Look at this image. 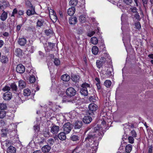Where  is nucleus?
I'll return each mask as SVG.
<instances>
[{"label":"nucleus","instance_id":"1","mask_svg":"<svg viewBox=\"0 0 153 153\" xmlns=\"http://www.w3.org/2000/svg\"><path fill=\"white\" fill-rule=\"evenodd\" d=\"M97 125L93 129L92 131L90 132L87 135V137L85 138L86 141L88 140L89 142L93 141V144L94 146L97 147L99 144V140L102 138L104 134L103 132H100L99 128Z\"/></svg>","mask_w":153,"mask_h":153},{"label":"nucleus","instance_id":"2","mask_svg":"<svg viewBox=\"0 0 153 153\" xmlns=\"http://www.w3.org/2000/svg\"><path fill=\"white\" fill-rule=\"evenodd\" d=\"M88 108L89 110L88 112V114L92 116L94 115L96 113V111L98 109V107L96 104L91 103L89 105Z\"/></svg>","mask_w":153,"mask_h":153},{"label":"nucleus","instance_id":"3","mask_svg":"<svg viewBox=\"0 0 153 153\" xmlns=\"http://www.w3.org/2000/svg\"><path fill=\"white\" fill-rule=\"evenodd\" d=\"M81 87L82 88L80 90L81 94L84 96H87L88 94L87 88L90 87V85L86 82H85L82 85Z\"/></svg>","mask_w":153,"mask_h":153},{"label":"nucleus","instance_id":"4","mask_svg":"<svg viewBox=\"0 0 153 153\" xmlns=\"http://www.w3.org/2000/svg\"><path fill=\"white\" fill-rule=\"evenodd\" d=\"M73 125L71 123L68 122L65 123L63 126V131L66 134L69 133L71 130Z\"/></svg>","mask_w":153,"mask_h":153},{"label":"nucleus","instance_id":"5","mask_svg":"<svg viewBox=\"0 0 153 153\" xmlns=\"http://www.w3.org/2000/svg\"><path fill=\"white\" fill-rule=\"evenodd\" d=\"M76 93V91L74 88L72 87L68 88L66 91V94L70 97L74 96Z\"/></svg>","mask_w":153,"mask_h":153},{"label":"nucleus","instance_id":"6","mask_svg":"<svg viewBox=\"0 0 153 153\" xmlns=\"http://www.w3.org/2000/svg\"><path fill=\"white\" fill-rule=\"evenodd\" d=\"M9 6V2L5 0H0V8L4 9Z\"/></svg>","mask_w":153,"mask_h":153},{"label":"nucleus","instance_id":"7","mask_svg":"<svg viewBox=\"0 0 153 153\" xmlns=\"http://www.w3.org/2000/svg\"><path fill=\"white\" fill-rule=\"evenodd\" d=\"M12 97V93L9 92L7 91L4 93L3 95V97L4 100L8 101L11 99Z\"/></svg>","mask_w":153,"mask_h":153},{"label":"nucleus","instance_id":"8","mask_svg":"<svg viewBox=\"0 0 153 153\" xmlns=\"http://www.w3.org/2000/svg\"><path fill=\"white\" fill-rule=\"evenodd\" d=\"M16 70L17 73L20 74L23 73L25 71V67L21 64H19L17 66Z\"/></svg>","mask_w":153,"mask_h":153},{"label":"nucleus","instance_id":"9","mask_svg":"<svg viewBox=\"0 0 153 153\" xmlns=\"http://www.w3.org/2000/svg\"><path fill=\"white\" fill-rule=\"evenodd\" d=\"M35 9V7L33 6L30 7L29 9L26 12L28 16H30L36 14Z\"/></svg>","mask_w":153,"mask_h":153},{"label":"nucleus","instance_id":"10","mask_svg":"<svg viewBox=\"0 0 153 153\" xmlns=\"http://www.w3.org/2000/svg\"><path fill=\"white\" fill-rule=\"evenodd\" d=\"M59 130V126L53 125V126L51 127V132L53 134H56L58 133Z\"/></svg>","mask_w":153,"mask_h":153},{"label":"nucleus","instance_id":"11","mask_svg":"<svg viewBox=\"0 0 153 153\" xmlns=\"http://www.w3.org/2000/svg\"><path fill=\"white\" fill-rule=\"evenodd\" d=\"M66 134L64 132H62L59 134L57 137H54L55 138L57 139L58 137L60 140H64L66 139V137L65 134Z\"/></svg>","mask_w":153,"mask_h":153},{"label":"nucleus","instance_id":"12","mask_svg":"<svg viewBox=\"0 0 153 153\" xmlns=\"http://www.w3.org/2000/svg\"><path fill=\"white\" fill-rule=\"evenodd\" d=\"M82 122L81 121L77 120L76 121L74 125V128L75 129H80L82 126Z\"/></svg>","mask_w":153,"mask_h":153},{"label":"nucleus","instance_id":"13","mask_svg":"<svg viewBox=\"0 0 153 153\" xmlns=\"http://www.w3.org/2000/svg\"><path fill=\"white\" fill-rule=\"evenodd\" d=\"M52 13V14H50L49 16L53 22H56L57 19V17L56 16V13L54 11L52 10V12H51Z\"/></svg>","mask_w":153,"mask_h":153},{"label":"nucleus","instance_id":"14","mask_svg":"<svg viewBox=\"0 0 153 153\" xmlns=\"http://www.w3.org/2000/svg\"><path fill=\"white\" fill-rule=\"evenodd\" d=\"M2 13L1 14L0 16V19L2 21H5L7 19V17L8 15V11H7V12H6L4 11V10H2Z\"/></svg>","mask_w":153,"mask_h":153},{"label":"nucleus","instance_id":"15","mask_svg":"<svg viewBox=\"0 0 153 153\" xmlns=\"http://www.w3.org/2000/svg\"><path fill=\"white\" fill-rule=\"evenodd\" d=\"M27 42L26 39L24 38H19L18 40L19 44L22 46H25L26 43Z\"/></svg>","mask_w":153,"mask_h":153},{"label":"nucleus","instance_id":"16","mask_svg":"<svg viewBox=\"0 0 153 153\" xmlns=\"http://www.w3.org/2000/svg\"><path fill=\"white\" fill-rule=\"evenodd\" d=\"M83 121L84 123L89 124L91 121L92 118L89 116H86L83 118Z\"/></svg>","mask_w":153,"mask_h":153},{"label":"nucleus","instance_id":"17","mask_svg":"<svg viewBox=\"0 0 153 153\" xmlns=\"http://www.w3.org/2000/svg\"><path fill=\"white\" fill-rule=\"evenodd\" d=\"M77 22V19L76 17H71L69 18V22L71 25H74Z\"/></svg>","mask_w":153,"mask_h":153},{"label":"nucleus","instance_id":"18","mask_svg":"<svg viewBox=\"0 0 153 153\" xmlns=\"http://www.w3.org/2000/svg\"><path fill=\"white\" fill-rule=\"evenodd\" d=\"M80 78L79 76L72 74L71 75V79L74 82H78L79 81Z\"/></svg>","mask_w":153,"mask_h":153},{"label":"nucleus","instance_id":"19","mask_svg":"<svg viewBox=\"0 0 153 153\" xmlns=\"http://www.w3.org/2000/svg\"><path fill=\"white\" fill-rule=\"evenodd\" d=\"M51 149V147L48 145L44 146L42 147V150L44 153L48 152Z\"/></svg>","mask_w":153,"mask_h":153},{"label":"nucleus","instance_id":"20","mask_svg":"<svg viewBox=\"0 0 153 153\" xmlns=\"http://www.w3.org/2000/svg\"><path fill=\"white\" fill-rule=\"evenodd\" d=\"M75 9L74 7H71L69 8L68 10V15L70 16L73 15L75 13Z\"/></svg>","mask_w":153,"mask_h":153},{"label":"nucleus","instance_id":"21","mask_svg":"<svg viewBox=\"0 0 153 153\" xmlns=\"http://www.w3.org/2000/svg\"><path fill=\"white\" fill-rule=\"evenodd\" d=\"M16 148L13 146H10L7 149V153H16Z\"/></svg>","mask_w":153,"mask_h":153},{"label":"nucleus","instance_id":"22","mask_svg":"<svg viewBox=\"0 0 153 153\" xmlns=\"http://www.w3.org/2000/svg\"><path fill=\"white\" fill-rule=\"evenodd\" d=\"M61 78L62 80L65 82L68 81L70 79V76L67 74L62 75Z\"/></svg>","mask_w":153,"mask_h":153},{"label":"nucleus","instance_id":"23","mask_svg":"<svg viewBox=\"0 0 153 153\" xmlns=\"http://www.w3.org/2000/svg\"><path fill=\"white\" fill-rule=\"evenodd\" d=\"M71 97H70L68 96H64L63 97L62 102H71L72 101L71 100Z\"/></svg>","mask_w":153,"mask_h":153},{"label":"nucleus","instance_id":"24","mask_svg":"<svg viewBox=\"0 0 153 153\" xmlns=\"http://www.w3.org/2000/svg\"><path fill=\"white\" fill-rule=\"evenodd\" d=\"M45 33L47 36H50L53 35L54 33L53 30L51 29L45 30Z\"/></svg>","mask_w":153,"mask_h":153},{"label":"nucleus","instance_id":"25","mask_svg":"<svg viewBox=\"0 0 153 153\" xmlns=\"http://www.w3.org/2000/svg\"><path fill=\"white\" fill-rule=\"evenodd\" d=\"M15 53L17 56L20 57L22 56V51L20 48H17L15 50Z\"/></svg>","mask_w":153,"mask_h":153},{"label":"nucleus","instance_id":"26","mask_svg":"<svg viewBox=\"0 0 153 153\" xmlns=\"http://www.w3.org/2000/svg\"><path fill=\"white\" fill-rule=\"evenodd\" d=\"M0 61L2 63H7L8 61V58L6 56H2L0 58Z\"/></svg>","mask_w":153,"mask_h":153},{"label":"nucleus","instance_id":"27","mask_svg":"<svg viewBox=\"0 0 153 153\" xmlns=\"http://www.w3.org/2000/svg\"><path fill=\"white\" fill-rule=\"evenodd\" d=\"M26 86L25 82L23 80H20L19 82V86L21 88H24Z\"/></svg>","mask_w":153,"mask_h":153},{"label":"nucleus","instance_id":"28","mask_svg":"<svg viewBox=\"0 0 153 153\" xmlns=\"http://www.w3.org/2000/svg\"><path fill=\"white\" fill-rule=\"evenodd\" d=\"M70 138L72 141H75L79 140L80 137L78 135H72L71 137Z\"/></svg>","mask_w":153,"mask_h":153},{"label":"nucleus","instance_id":"29","mask_svg":"<svg viewBox=\"0 0 153 153\" xmlns=\"http://www.w3.org/2000/svg\"><path fill=\"white\" fill-rule=\"evenodd\" d=\"M92 53L95 55H97L98 52V48L96 46H93L92 48Z\"/></svg>","mask_w":153,"mask_h":153},{"label":"nucleus","instance_id":"30","mask_svg":"<svg viewBox=\"0 0 153 153\" xmlns=\"http://www.w3.org/2000/svg\"><path fill=\"white\" fill-rule=\"evenodd\" d=\"M132 145L130 144H128L127 145L126 147V151L128 153H130L132 149Z\"/></svg>","mask_w":153,"mask_h":153},{"label":"nucleus","instance_id":"31","mask_svg":"<svg viewBox=\"0 0 153 153\" xmlns=\"http://www.w3.org/2000/svg\"><path fill=\"white\" fill-rule=\"evenodd\" d=\"M78 3L77 0H71L69 2L70 5L72 7H75Z\"/></svg>","mask_w":153,"mask_h":153},{"label":"nucleus","instance_id":"32","mask_svg":"<svg viewBox=\"0 0 153 153\" xmlns=\"http://www.w3.org/2000/svg\"><path fill=\"white\" fill-rule=\"evenodd\" d=\"M30 90L28 88L25 89L24 90L23 94L25 96H28L30 95Z\"/></svg>","mask_w":153,"mask_h":153},{"label":"nucleus","instance_id":"33","mask_svg":"<svg viewBox=\"0 0 153 153\" xmlns=\"http://www.w3.org/2000/svg\"><path fill=\"white\" fill-rule=\"evenodd\" d=\"M10 89H11L12 91H16L17 89V86L16 85L15 83H12L10 85Z\"/></svg>","mask_w":153,"mask_h":153},{"label":"nucleus","instance_id":"34","mask_svg":"<svg viewBox=\"0 0 153 153\" xmlns=\"http://www.w3.org/2000/svg\"><path fill=\"white\" fill-rule=\"evenodd\" d=\"M91 42L92 44L96 45L98 42V40L96 37H93L91 38Z\"/></svg>","mask_w":153,"mask_h":153},{"label":"nucleus","instance_id":"35","mask_svg":"<svg viewBox=\"0 0 153 153\" xmlns=\"http://www.w3.org/2000/svg\"><path fill=\"white\" fill-rule=\"evenodd\" d=\"M44 20L42 19H39L37 22V26L41 27L43 25Z\"/></svg>","mask_w":153,"mask_h":153},{"label":"nucleus","instance_id":"36","mask_svg":"<svg viewBox=\"0 0 153 153\" xmlns=\"http://www.w3.org/2000/svg\"><path fill=\"white\" fill-rule=\"evenodd\" d=\"M2 134L1 136L2 137H5L7 136V131L6 129H2L1 130Z\"/></svg>","mask_w":153,"mask_h":153},{"label":"nucleus","instance_id":"37","mask_svg":"<svg viewBox=\"0 0 153 153\" xmlns=\"http://www.w3.org/2000/svg\"><path fill=\"white\" fill-rule=\"evenodd\" d=\"M132 16H134L133 17H132V18L133 19H136L138 21H140L141 18L140 17V16L139 15V13L137 12V13H135L134 15H132Z\"/></svg>","mask_w":153,"mask_h":153},{"label":"nucleus","instance_id":"38","mask_svg":"<svg viewBox=\"0 0 153 153\" xmlns=\"http://www.w3.org/2000/svg\"><path fill=\"white\" fill-rule=\"evenodd\" d=\"M103 64L100 60H97L96 61V65L97 67L99 68H100L102 66Z\"/></svg>","mask_w":153,"mask_h":153},{"label":"nucleus","instance_id":"39","mask_svg":"<svg viewBox=\"0 0 153 153\" xmlns=\"http://www.w3.org/2000/svg\"><path fill=\"white\" fill-rule=\"evenodd\" d=\"M111 84V81L109 80H106L104 83V85L107 88L109 87Z\"/></svg>","mask_w":153,"mask_h":153},{"label":"nucleus","instance_id":"40","mask_svg":"<svg viewBox=\"0 0 153 153\" xmlns=\"http://www.w3.org/2000/svg\"><path fill=\"white\" fill-rule=\"evenodd\" d=\"M40 128V126L38 124H36L33 126L34 130L36 133H38L39 131Z\"/></svg>","mask_w":153,"mask_h":153},{"label":"nucleus","instance_id":"41","mask_svg":"<svg viewBox=\"0 0 153 153\" xmlns=\"http://www.w3.org/2000/svg\"><path fill=\"white\" fill-rule=\"evenodd\" d=\"M36 79L34 76H30L29 78V81L30 83H34Z\"/></svg>","mask_w":153,"mask_h":153},{"label":"nucleus","instance_id":"42","mask_svg":"<svg viewBox=\"0 0 153 153\" xmlns=\"http://www.w3.org/2000/svg\"><path fill=\"white\" fill-rule=\"evenodd\" d=\"M6 111H0V118H4L6 116Z\"/></svg>","mask_w":153,"mask_h":153},{"label":"nucleus","instance_id":"43","mask_svg":"<svg viewBox=\"0 0 153 153\" xmlns=\"http://www.w3.org/2000/svg\"><path fill=\"white\" fill-rule=\"evenodd\" d=\"M7 108L6 105L5 103H0V109L4 110L6 109Z\"/></svg>","mask_w":153,"mask_h":153},{"label":"nucleus","instance_id":"44","mask_svg":"<svg viewBox=\"0 0 153 153\" xmlns=\"http://www.w3.org/2000/svg\"><path fill=\"white\" fill-rule=\"evenodd\" d=\"M137 9L135 7H132L130 8V10L131 13H137Z\"/></svg>","mask_w":153,"mask_h":153},{"label":"nucleus","instance_id":"45","mask_svg":"<svg viewBox=\"0 0 153 153\" xmlns=\"http://www.w3.org/2000/svg\"><path fill=\"white\" fill-rule=\"evenodd\" d=\"M86 16L85 15H81L80 17V21L82 22H84L86 19Z\"/></svg>","mask_w":153,"mask_h":153},{"label":"nucleus","instance_id":"46","mask_svg":"<svg viewBox=\"0 0 153 153\" xmlns=\"http://www.w3.org/2000/svg\"><path fill=\"white\" fill-rule=\"evenodd\" d=\"M131 135L132 137H137V133L133 129L131 131Z\"/></svg>","mask_w":153,"mask_h":153},{"label":"nucleus","instance_id":"47","mask_svg":"<svg viewBox=\"0 0 153 153\" xmlns=\"http://www.w3.org/2000/svg\"><path fill=\"white\" fill-rule=\"evenodd\" d=\"M134 137L132 136H129L128 137V140L129 143L132 144L134 143Z\"/></svg>","mask_w":153,"mask_h":153},{"label":"nucleus","instance_id":"48","mask_svg":"<svg viewBox=\"0 0 153 153\" xmlns=\"http://www.w3.org/2000/svg\"><path fill=\"white\" fill-rule=\"evenodd\" d=\"M135 25L136 28L138 30L140 29L141 27V25L139 22L135 23Z\"/></svg>","mask_w":153,"mask_h":153},{"label":"nucleus","instance_id":"49","mask_svg":"<svg viewBox=\"0 0 153 153\" xmlns=\"http://www.w3.org/2000/svg\"><path fill=\"white\" fill-rule=\"evenodd\" d=\"M54 140L53 138H50L48 140V143L50 145H52L54 143Z\"/></svg>","mask_w":153,"mask_h":153},{"label":"nucleus","instance_id":"50","mask_svg":"<svg viewBox=\"0 0 153 153\" xmlns=\"http://www.w3.org/2000/svg\"><path fill=\"white\" fill-rule=\"evenodd\" d=\"M10 88L7 85L4 86L2 89V90L4 91H10Z\"/></svg>","mask_w":153,"mask_h":153},{"label":"nucleus","instance_id":"51","mask_svg":"<svg viewBox=\"0 0 153 153\" xmlns=\"http://www.w3.org/2000/svg\"><path fill=\"white\" fill-rule=\"evenodd\" d=\"M55 65L56 66L59 65L60 64V61L59 59L57 58H55L54 62Z\"/></svg>","mask_w":153,"mask_h":153},{"label":"nucleus","instance_id":"52","mask_svg":"<svg viewBox=\"0 0 153 153\" xmlns=\"http://www.w3.org/2000/svg\"><path fill=\"white\" fill-rule=\"evenodd\" d=\"M123 2L127 5H129L131 4L132 2V0H123Z\"/></svg>","mask_w":153,"mask_h":153},{"label":"nucleus","instance_id":"53","mask_svg":"<svg viewBox=\"0 0 153 153\" xmlns=\"http://www.w3.org/2000/svg\"><path fill=\"white\" fill-rule=\"evenodd\" d=\"M25 4L28 7H31L32 6H33L29 0L25 1Z\"/></svg>","mask_w":153,"mask_h":153},{"label":"nucleus","instance_id":"54","mask_svg":"<svg viewBox=\"0 0 153 153\" xmlns=\"http://www.w3.org/2000/svg\"><path fill=\"white\" fill-rule=\"evenodd\" d=\"M5 27L6 25L4 23L2 22L0 25V28L2 30H4Z\"/></svg>","mask_w":153,"mask_h":153},{"label":"nucleus","instance_id":"55","mask_svg":"<svg viewBox=\"0 0 153 153\" xmlns=\"http://www.w3.org/2000/svg\"><path fill=\"white\" fill-rule=\"evenodd\" d=\"M24 22H23V23L22 24H19L18 25L16 26V30L17 31H19L20 30L21 27L23 25Z\"/></svg>","mask_w":153,"mask_h":153},{"label":"nucleus","instance_id":"56","mask_svg":"<svg viewBox=\"0 0 153 153\" xmlns=\"http://www.w3.org/2000/svg\"><path fill=\"white\" fill-rule=\"evenodd\" d=\"M55 44L54 43L51 42H48V45L49 48L53 49V47L55 46Z\"/></svg>","mask_w":153,"mask_h":153},{"label":"nucleus","instance_id":"57","mask_svg":"<svg viewBox=\"0 0 153 153\" xmlns=\"http://www.w3.org/2000/svg\"><path fill=\"white\" fill-rule=\"evenodd\" d=\"M103 63V64L105 63L106 62V58L104 57H102L100 59V60Z\"/></svg>","mask_w":153,"mask_h":153},{"label":"nucleus","instance_id":"58","mask_svg":"<svg viewBox=\"0 0 153 153\" xmlns=\"http://www.w3.org/2000/svg\"><path fill=\"white\" fill-rule=\"evenodd\" d=\"M95 32L94 31H92L88 33L87 36L90 37H91L95 34Z\"/></svg>","mask_w":153,"mask_h":153},{"label":"nucleus","instance_id":"59","mask_svg":"<svg viewBox=\"0 0 153 153\" xmlns=\"http://www.w3.org/2000/svg\"><path fill=\"white\" fill-rule=\"evenodd\" d=\"M100 49H101L102 51H104L106 49L105 47V45L104 44H102V45H100Z\"/></svg>","mask_w":153,"mask_h":153},{"label":"nucleus","instance_id":"60","mask_svg":"<svg viewBox=\"0 0 153 153\" xmlns=\"http://www.w3.org/2000/svg\"><path fill=\"white\" fill-rule=\"evenodd\" d=\"M94 96H91L89 98V100L90 101H92L93 102H94L95 100V99H94Z\"/></svg>","mask_w":153,"mask_h":153},{"label":"nucleus","instance_id":"61","mask_svg":"<svg viewBox=\"0 0 153 153\" xmlns=\"http://www.w3.org/2000/svg\"><path fill=\"white\" fill-rule=\"evenodd\" d=\"M3 35L5 37H8L9 36V34L8 32H5L3 33Z\"/></svg>","mask_w":153,"mask_h":153},{"label":"nucleus","instance_id":"62","mask_svg":"<svg viewBox=\"0 0 153 153\" xmlns=\"http://www.w3.org/2000/svg\"><path fill=\"white\" fill-rule=\"evenodd\" d=\"M24 11L23 10H19L18 12V14L19 15H22L24 14Z\"/></svg>","mask_w":153,"mask_h":153},{"label":"nucleus","instance_id":"63","mask_svg":"<svg viewBox=\"0 0 153 153\" xmlns=\"http://www.w3.org/2000/svg\"><path fill=\"white\" fill-rule=\"evenodd\" d=\"M152 146H151L149 147L148 150L149 153H152Z\"/></svg>","mask_w":153,"mask_h":153},{"label":"nucleus","instance_id":"64","mask_svg":"<svg viewBox=\"0 0 153 153\" xmlns=\"http://www.w3.org/2000/svg\"><path fill=\"white\" fill-rule=\"evenodd\" d=\"M12 13H13V14H16L18 13V11L16 9V8H15L13 10Z\"/></svg>","mask_w":153,"mask_h":153}]
</instances>
